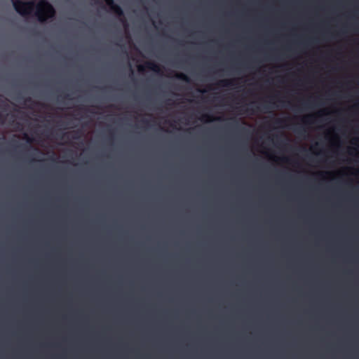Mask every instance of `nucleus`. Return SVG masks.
Returning <instances> with one entry per match:
<instances>
[{
  "instance_id": "obj_1",
  "label": "nucleus",
  "mask_w": 359,
  "mask_h": 359,
  "mask_svg": "<svg viewBox=\"0 0 359 359\" xmlns=\"http://www.w3.org/2000/svg\"><path fill=\"white\" fill-rule=\"evenodd\" d=\"M34 14L39 22H44L48 19L55 17V10L47 1L40 0L36 5V10Z\"/></svg>"
},
{
  "instance_id": "obj_2",
  "label": "nucleus",
  "mask_w": 359,
  "mask_h": 359,
  "mask_svg": "<svg viewBox=\"0 0 359 359\" xmlns=\"http://www.w3.org/2000/svg\"><path fill=\"white\" fill-rule=\"evenodd\" d=\"M15 11L22 16L29 15L34 10L35 4L34 1H22L20 0H11Z\"/></svg>"
},
{
  "instance_id": "obj_3",
  "label": "nucleus",
  "mask_w": 359,
  "mask_h": 359,
  "mask_svg": "<svg viewBox=\"0 0 359 359\" xmlns=\"http://www.w3.org/2000/svg\"><path fill=\"white\" fill-rule=\"evenodd\" d=\"M104 1L112 12L118 17L121 18V20L123 22L124 27H128V23L124 18V13L121 6L115 4L114 0H104Z\"/></svg>"
},
{
  "instance_id": "obj_4",
  "label": "nucleus",
  "mask_w": 359,
  "mask_h": 359,
  "mask_svg": "<svg viewBox=\"0 0 359 359\" xmlns=\"http://www.w3.org/2000/svg\"><path fill=\"white\" fill-rule=\"evenodd\" d=\"M220 87H231L236 85V82L234 79H222L219 80L217 83Z\"/></svg>"
},
{
  "instance_id": "obj_5",
  "label": "nucleus",
  "mask_w": 359,
  "mask_h": 359,
  "mask_svg": "<svg viewBox=\"0 0 359 359\" xmlns=\"http://www.w3.org/2000/svg\"><path fill=\"white\" fill-rule=\"evenodd\" d=\"M144 67L156 73H159L161 71L160 66L154 62H146Z\"/></svg>"
},
{
  "instance_id": "obj_6",
  "label": "nucleus",
  "mask_w": 359,
  "mask_h": 359,
  "mask_svg": "<svg viewBox=\"0 0 359 359\" xmlns=\"http://www.w3.org/2000/svg\"><path fill=\"white\" fill-rule=\"evenodd\" d=\"M220 118L217 117V118H214L212 115L209 114H204L202 115L201 118V121H203V122H205V123H209V122H212L215 120H219Z\"/></svg>"
},
{
  "instance_id": "obj_7",
  "label": "nucleus",
  "mask_w": 359,
  "mask_h": 359,
  "mask_svg": "<svg viewBox=\"0 0 359 359\" xmlns=\"http://www.w3.org/2000/svg\"><path fill=\"white\" fill-rule=\"evenodd\" d=\"M175 77L179 80H182L187 83L190 82L189 77L184 73H177L175 74Z\"/></svg>"
},
{
  "instance_id": "obj_8",
  "label": "nucleus",
  "mask_w": 359,
  "mask_h": 359,
  "mask_svg": "<svg viewBox=\"0 0 359 359\" xmlns=\"http://www.w3.org/2000/svg\"><path fill=\"white\" fill-rule=\"evenodd\" d=\"M314 116L312 114H309L305 116L303 118H302V121L305 124H310L312 123L313 121Z\"/></svg>"
},
{
  "instance_id": "obj_9",
  "label": "nucleus",
  "mask_w": 359,
  "mask_h": 359,
  "mask_svg": "<svg viewBox=\"0 0 359 359\" xmlns=\"http://www.w3.org/2000/svg\"><path fill=\"white\" fill-rule=\"evenodd\" d=\"M294 130L299 135H302L305 134L306 132V129L302 126L297 127L296 128L294 129Z\"/></svg>"
},
{
  "instance_id": "obj_10",
  "label": "nucleus",
  "mask_w": 359,
  "mask_h": 359,
  "mask_svg": "<svg viewBox=\"0 0 359 359\" xmlns=\"http://www.w3.org/2000/svg\"><path fill=\"white\" fill-rule=\"evenodd\" d=\"M69 134L73 140H78L80 137V132L79 130H73Z\"/></svg>"
},
{
  "instance_id": "obj_11",
  "label": "nucleus",
  "mask_w": 359,
  "mask_h": 359,
  "mask_svg": "<svg viewBox=\"0 0 359 359\" xmlns=\"http://www.w3.org/2000/svg\"><path fill=\"white\" fill-rule=\"evenodd\" d=\"M287 120H289V118H276L275 119V123L278 126H282L284 124Z\"/></svg>"
},
{
  "instance_id": "obj_12",
  "label": "nucleus",
  "mask_w": 359,
  "mask_h": 359,
  "mask_svg": "<svg viewBox=\"0 0 359 359\" xmlns=\"http://www.w3.org/2000/svg\"><path fill=\"white\" fill-rule=\"evenodd\" d=\"M240 111L242 112V114L248 113L250 114H254L255 110L252 108L248 107L246 109L243 110V108L240 109Z\"/></svg>"
},
{
  "instance_id": "obj_13",
  "label": "nucleus",
  "mask_w": 359,
  "mask_h": 359,
  "mask_svg": "<svg viewBox=\"0 0 359 359\" xmlns=\"http://www.w3.org/2000/svg\"><path fill=\"white\" fill-rule=\"evenodd\" d=\"M359 151V147H354V148H349L348 149V154L350 155H353V151Z\"/></svg>"
},
{
  "instance_id": "obj_14",
  "label": "nucleus",
  "mask_w": 359,
  "mask_h": 359,
  "mask_svg": "<svg viewBox=\"0 0 359 359\" xmlns=\"http://www.w3.org/2000/svg\"><path fill=\"white\" fill-rule=\"evenodd\" d=\"M24 137L26 139L28 143H32L33 142V139L29 137L27 134L24 135Z\"/></svg>"
},
{
  "instance_id": "obj_15",
  "label": "nucleus",
  "mask_w": 359,
  "mask_h": 359,
  "mask_svg": "<svg viewBox=\"0 0 359 359\" xmlns=\"http://www.w3.org/2000/svg\"><path fill=\"white\" fill-rule=\"evenodd\" d=\"M276 98H277V95H276L271 96V97H270V98H269V102L270 104H273V102H272V100H274V99H276Z\"/></svg>"
},
{
  "instance_id": "obj_16",
  "label": "nucleus",
  "mask_w": 359,
  "mask_h": 359,
  "mask_svg": "<svg viewBox=\"0 0 359 359\" xmlns=\"http://www.w3.org/2000/svg\"><path fill=\"white\" fill-rule=\"evenodd\" d=\"M63 98H64V99H67V100H71V99H72V98L70 97L69 94H65V95H64Z\"/></svg>"
},
{
  "instance_id": "obj_17",
  "label": "nucleus",
  "mask_w": 359,
  "mask_h": 359,
  "mask_svg": "<svg viewBox=\"0 0 359 359\" xmlns=\"http://www.w3.org/2000/svg\"><path fill=\"white\" fill-rule=\"evenodd\" d=\"M138 70H139L140 72H143V71L144 70V66H142V65H140V66H138Z\"/></svg>"
},
{
  "instance_id": "obj_18",
  "label": "nucleus",
  "mask_w": 359,
  "mask_h": 359,
  "mask_svg": "<svg viewBox=\"0 0 359 359\" xmlns=\"http://www.w3.org/2000/svg\"><path fill=\"white\" fill-rule=\"evenodd\" d=\"M33 151H34L33 155H35L36 153H39V149L36 148V147L33 148Z\"/></svg>"
},
{
  "instance_id": "obj_19",
  "label": "nucleus",
  "mask_w": 359,
  "mask_h": 359,
  "mask_svg": "<svg viewBox=\"0 0 359 359\" xmlns=\"http://www.w3.org/2000/svg\"><path fill=\"white\" fill-rule=\"evenodd\" d=\"M264 107L265 109H272V108H273V107H272V106H271V105H269V104H264Z\"/></svg>"
},
{
  "instance_id": "obj_20",
  "label": "nucleus",
  "mask_w": 359,
  "mask_h": 359,
  "mask_svg": "<svg viewBox=\"0 0 359 359\" xmlns=\"http://www.w3.org/2000/svg\"><path fill=\"white\" fill-rule=\"evenodd\" d=\"M284 162H289L290 159L288 158L284 157L281 159Z\"/></svg>"
},
{
  "instance_id": "obj_21",
  "label": "nucleus",
  "mask_w": 359,
  "mask_h": 359,
  "mask_svg": "<svg viewBox=\"0 0 359 359\" xmlns=\"http://www.w3.org/2000/svg\"><path fill=\"white\" fill-rule=\"evenodd\" d=\"M142 121L144 123H146V124L149 123V121H148V120H146V119H143Z\"/></svg>"
},
{
  "instance_id": "obj_22",
  "label": "nucleus",
  "mask_w": 359,
  "mask_h": 359,
  "mask_svg": "<svg viewBox=\"0 0 359 359\" xmlns=\"http://www.w3.org/2000/svg\"><path fill=\"white\" fill-rule=\"evenodd\" d=\"M1 119H2V120H1V122L3 123V122H4V118H3V116H2V114H0V120H1Z\"/></svg>"
},
{
  "instance_id": "obj_23",
  "label": "nucleus",
  "mask_w": 359,
  "mask_h": 359,
  "mask_svg": "<svg viewBox=\"0 0 359 359\" xmlns=\"http://www.w3.org/2000/svg\"><path fill=\"white\" fill-rule=\"evenodd\" d=\"M198 91L201 92V93H205L206 92L205 90H201V89H198Z\"/></svg>"
},
{
  "instance_id": "obj_24",
  "label": "nucleus",
  "mask_w": 359,
  "mask_h": 359,
  "mask_svg": "<svg viewBox=\"0 0 359 359\" xmlns=\"http://www.w3.org/2000/svg\"><path fill=\"white\" fill-rule=\"evenodd\" d=\"M301 104H302V105L303 104V105L306 106V102H301Z\"/></svg>"
},
{
  "instance_id": "obj_25",
  "label": "nucleus",
  "mask_w": 359,
  "mask_h": 359,
  "mask_svg": "<svg viewBox=\"0 0 359 359\" xmlns=\"http://www.w3.org/2000/svg\"><path fill=\"white\" fill-rule=\"evenodd\" d=\"M31 100V98L30 97H28L26 99V101H30Z\"/></svg>"
},
{
  "instance_id": "obj_26",
  "label": "nucleus",
  "mask_w": 359,
  "mask_h": 359,
  "mask_svg": "<svg viewBox=\"0 0 359 359\" xmlns=\"http://www.w3.org/2000/svg\"><path fill=\"white\" fill-rule=\"evenodd\" d=\"M16 125H18V128L20 126V124L19 123H16Z\"/></svg>"
},
{
  "instance_id": "obj_27",
  "label": "nucleus",
  "mask_w": 359,
  "mask_h": 359,
  "mask_svg": "<svg viewBox=\"0 0 359 359\" xmlns=\"http://www.w3.org/2000/svg\"><path fill=\"white\" fill-rule=\"evenodd\" d=\"M66 135H67L66 133L63 134V135L61 137V138H63L64 136H65Z\"/></svg>"
},
{
  "instance_id": "obj_28",
  "label": "nucleus",
  "mask_w": 359,
  "mask_h": 359,
  "mask_svg": "<svg viewBox=\"0 0 359 359\" xmlns=\"http://www.w3.org/2000/svg\"><path fill=\"white\" fill-rule=\"evenodd\" d=\"M356 141H357V142H359V139H357V140H356Z\"/></svg>"
}]
</instances>
